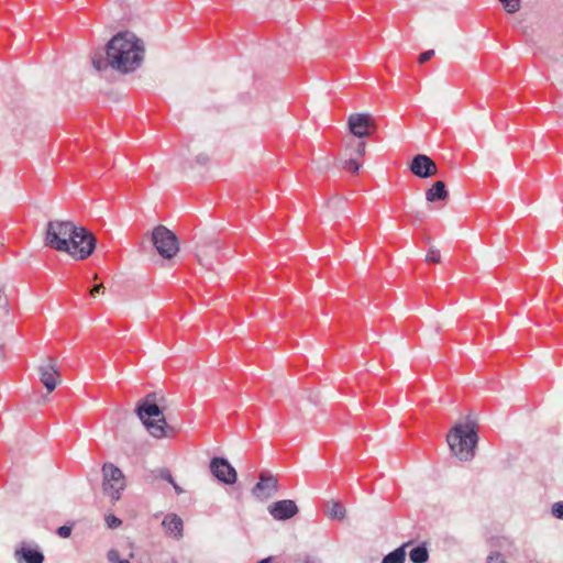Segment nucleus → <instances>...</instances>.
<instances>
[{
	"instance_id": "4be33fe9",
	"label": "nucleus",
	"mask_w": 563,
	"mask_h": 563,
	"mask_svg": "<svg viewBox=\"0 0 563 563\" xmlns=\"http://www.w3.org/2000/svg\"><path fill=\"white\" fill-rule=\"evenodd\" d=\"M366 145L364 142H358L353 146L352 144H347L345 147V151H351L350 156L353 157V155L362 157L365 154Z\"/></svg>"
},
{
	"instance_id": "cd10ccee",
	"label": "nucleus",
	"mask_w": 563,
	"mask_h": 563,
	"mask_svg": "<svg viewBox=\"0 0 563 563\" xmlns=\"http://www.w3.org/2000/svg\"><path fill=\"white\" fill-rule=\"evenodd\" d=\"M552 514L559 519H563V501L555 503L552 506Z\"/></svg>"
},
{
	"instance_id": "1a4fd4ad",
	"label": "nucleus",
	"mask_w": 563,
	"mask_h": 563,
	"mask_svg": "<svg viewBox=\"0 0 563 563\" xmlns=\"http://www.w3.org/2000/svg\"><path fill=\"white\" fill-rule=\"evenodd\" d=\"M16 563H44L45 556L38 544L33 542H20L13 552Z\"/></svg>"
},
{
	"instance_id": "c85d7f7f",
	"label": "nucleus",
	"mask_w": 563,
	"mask_h": 563,
	"mask_svg": "<svg viewBox=\"0 0 563 563\" xmlns=\"http://www.w3.org/2000/svg\"><path fill=\"white\" fill-rule=\"evenodd\" d=\"M329 167H330V162L327 157H322L317 161V169L319 172H324V170L329 169Z\"/></svg>"
},
{
	"instance_id": "f8f14e48",
	"label": "nucleus",
	"mask_w": 563,
	"mask_h": 563,
	"mask_svg": "<svg viewBox=\"0 0 563 563\" xmlns=\"http://www.w3.org/2000/svg\"><path fill=\"white\" fill-rule=\"evenodd\" d=\"M40 380L45 386L48 393H52L60 383L59 372L56 362L52 358H46L38 366Z\"/></svg>"
},
{
	"instance_id": "39448f33",
	"label": "nucleus",
	"mask_w": 563,
	"mask_h": 563,
	"mask_svg": "<svg viewBox=\"0 0 563 563\" xmlns=\"http://www.w3.org/2000/svg\"><path fill=\"white\" fill-rule=\"evenodd\" d=\"M68 250H62L75 260H86L95 251L97 240L93 234L84 227L76 225V232L67 242Z\"/></svg>"
},
{
	"instance_id": "58836bf2",
	"label": "nucleus",
	"mask_w": 563,
	"mask_h": 563,
	"mask_svg": "<svg viewBox=\"0 0 563 563\" xmlns=\"http://www.w3.org/2000/svg\"><path fill=\"white\" fill-rule=\"evenodd\" d=\"M173 485V487H175L177 485V483L173 479V483H170Z\"/></svg>"
},
{
	"instance_id": "b1692460",
	"label": "nucleus",
	"mask_w": 563,
	"mask_h": 563,
	"mask_svg": "<svg viewBox=\"0 0 563 563\" xmlns=\"http://www.w3.org/2000/svg\"><path fill=\"white\" fill-rule=\"evenodd\" d=\"M342 166H343V168H345V169H347V170H350L352 173H357L360 170V168H361V164H358L356 162V159L354 157H351V156L347 159H344L342 162Z\"/></svg>"
},
{
	"instance_id": "bb28decb",
	"label": "nucleus",
	"mask_w": 563,
	"mask_h": 563,
	"mask_svg": "<svg viewBox=\"0 0 563 563\" xmlns=\"http://www.w3.org/2000/svg\"><path fill=\"white\" fill-rule=\"evenodd\" d=\"M106 522L110 529H115V528L120 527L122 523L121 519H119L118 517H115L113 515H108L106 517Z\"/></svg>"
},
{
	"instance_id": "a878e982",
	"label": "nucleus",
	"mask_w": 563,
	"mask_h": 563,
	"mask_svg": "<svg viewBox=\"0 0 563 563\" xmlns=\"http://www.w3.org/2000/svg\"><path fill=\"white\" fill-rule=\"evenodd\" d=\"M486 563H506V559L500 552H493L487 556Z\"/></svg>"
},
{
	"instance_id": "f257e3e1",
	"label": "nucleus",
	"mask_w": 563,
	"mask_h": 563,
	"mask_svg": "<svg viewBox=\"0 0 563 563\" xmlns=\"http://www.w3.org/2000/svg\"><path fill=\"white\" fill-rule=\"evenodd\" d=\"M145 47L141 38L132 32H120L106 46V57L95 55L92 66L101 71L108 67L129 74L141 67L144 60Z\"/></svg>"
},
{
	"instance_id": "2eb2a0df",
	"label": "nucleus",
	"mask_w": 563,
	"mask_h": 563,
	"mask_svg": "<svg viewBox=\"0 0 563 563\" xmlns=\"http://www.w3.org/2000/svg\"><path fill=\"white\" fill-rule=\"evenodd\" d=\"M162 526L164 527L166 533L176 539L179 540L183 538L184 534V522L183 519L176 515V514H167L163 521Z\"/></svg>"
},
{
	"instance_id": "f704fd0d",
	"label": "nucleus",
	"mask_w": 563,
	"mask_h": 563,
	"mask_svg": "<svg viewBox=\"0 0 563 563\" xmlns=\"http://www.w3.org/2000/svg\"><path fill=\"white\" fill-rule=\"evenodd\" d=\"M174 489H175V492H176V494H177V495H181V494L184 493V489H183L179 485H176V486L174 487Z\"/></svg>"
},
{
	"instance_id": "4c0bfd02",
	"label": "nucleus",
	"mask_w": 563,
	"mask_h": 563,
	"mask_svg": "<svg viewBox=\"0 0 563 563\" xmlns=\"http://www.w3.org/2000/svg\"><path fill=\"white\" fill-rule=\"evenodd\" d=\"M118 563H130V562L125 559H121L120 561H118Z\"/></svg>"
},
{
	"instance_id": "9d476101",
	"label": "nucleus",
	"mask_w": 563,
	"mask_h": 563,
	"mask_svg": "<svg viewBox=\"0 0 563 563\" xmlns=\"http://www.w3.org/2000/svg\"><path fill=\"white\" fill-rule=\"evenodd\" d=\"M210 471L218 481L224 484L232 485L236 482V471L224 457H213L210 461Z\"/></svg>"
},
{
	"instance_id": "20e7f679",
	"label": "nucleus",
	"mask_w": 563,
	"mask_h": 563,
	"mask_svg": "<svg viewBox=\"0 0 563 563\" xmlns=\"http://www.w3.org/2000/svg\"><path fill=\"white\" fill-rule=\"evenodd\" d=\"M76 232V224L66 220L49 221L46 227L44 242L58 252L68 250V240Z\"/></svg>"
},
{
	"instance_id": "aec40b11",
	"label": "nucleus",
	"mask_w": 563,
	"mask_h": 563,
	"mask_svg": "<svg viewBox=\"0 0 563 563\" xmlns=\"http://www.w3.org/2000/svg\"><path fill=\"white\" fill-rule=\"evenodd\" d=\"M409 559L412 563H426L429 560V552L424 544L415 547L409 552Z\"/></svg>"
},
{
	"instance_id": "0eeeda50",
	"label": "nucleus",
	"mask_w": 563,
	"mask_h": 563,
	"mask_svg": "<svg viewBox=\"0 0 563 563\" xmlns=\"http://www.w3.org/2000/svg\"><path fill=\"white\" fill-rule=\"evenodd\" d=\"M103 494L111 500L117 501L121 497V492L125 488V481L122 471L112 463H106L102 467Z\"/></svg>"
},
{
	"instance_id": "6ab92c4d",
	"label": "nucleus",
	"mask_w": 563,
	"mask_h": 563,
	"mask_svg": "<svg viewBox=\"0 0 563 563\" xmlns=\"http://www.w3.org/2000/svg\"><path fill=\"white\" fill-rule=\"evenodd\" d=\"M408 543H405L394 551L386 554L380 563H405L406 560V547Z\"/></svg>"
},
{
	"instance_id": "f3484780",
	"label": "nucleus",
	"mask_w": 563,
	"mask_h": 563,
	"mask_svg": "<svg viewBox=\"0 0 563 563\" xmlns=\"http://www.w3.org/2000/svg\"><path fill=\"white\" fill-rule=\"evenodd\" d=\"M448 190L445 184L441 180L435 181L427 191L426 200L434 203L437 201H443L448 198Z\"/></svg>"
},
{
	"instance_id": "423d86ee",
	"label": "nucleus",
	"mask_w": 563,
	"mask_h": 563,
	"mask_svg": "<svg viewBox=\"0 0 563 563\" xmlns=\"http://www.w3.org/2000/svg\"><path fill=\"white\" fill-rule=\"evenodd\" d=\"M152 242L157 253L167 260L173 258L179 251L177 236L166 227L157 225L152 232Z\"/></svg>"
},
{
	"instance_id": "5701e85b",
	"label": "nucleus",
	"mask_w": 563,
	"mask_h": 563,
	"mask_svg": "<svg viewBox=\"0 0 563 563\" xmlns=\"http://www.w3.org/2000/svg\"><path fill=\"white\" fill-rule=\"evenodd\" d=\"M153 476L155 478H161L163 481H166L168 483H173V475L168 468H158L153 472Z\"/></svg>"
},
{
	"instance_id": "412c9836",
	"label": "nucleus",
	"mask_w": 563,
	"mask_h": 563,
	"mask_svg": "<svg viewBox=\"0 0 563 563\" xmlns=\"http://www.w3.org/2000/svg\"><path fill=\"white\" fill-rule=\"evenodd\" d=\"M505 11L509 14H515L521 9V0H498Z\"/></svg>"
},
{
	"instance_id": "c756f323",
	"label": "nucleus",
	"mask_w": 563,
	"mask_h": 563,
	"mask_svg": "<svg viewBox=\"0 0 563 563\" xmlns=\"http://www.w3.org/2000/svg\"><path fill=\"white\" fill-rule=\"evenodd\" d=\"M434 51L433 49H428L426 52H423L422 54H420L419 56V63L420 64H423L424 62L429 60L430 58H432L434 56Z\"/></svg>"
},
{
	"instance_id": "72a5a7b5",
	"label": "nucleus",
	"mask_w": 563,
	"mask_h": 563,
	"mask_svg": "<svg viewBox=\"0 0 563 563\" xmlns=\"http://www.w3.org/2000/svg\"><path fill=\"white\" fill-rule=\"evenodd\" d=\"M101 289H103L102 284L95 285L90 290V295L93 297L96 294L100 292Z\"/></svg>"
},
{
	"instance_id": "6e6552de",
	"label": "nucleus",
	"mask_w": 563,
	"mask_h": 563,
	"mask_svg": "<svg viewBox=\"0 0 563 563\" xmlns=\"http://www.w3.org/2000/svg\"><path fill=\"white\" fill-rule=\"evenodd\" d=\"M347 128L354 136L363 139L376 129V122L371 113H352L347 119Z\"/></svg>"
},
{
	"instance_id": "dca6fc26",
	"label": "nucleus",
	"mask_w": 563,
	"mask_h": 563,
	"mask_svg": "<svg viewBox=\"0 0 563 563\" xmlns=\"http://www.w3.org/2000/svg\"><path fill=\"white\" fill-rule=\"evenodd\" d=\"M329 218L336 219L347 216L345 208V198L342 196H333L328 202Z\"/></svg>"
},
{
	"instance_id": "473e14b6",
	"label": "nucleus",
	"mask_w": 563,
	"mask_h": 563,
	"mask_svg": "<svg viewBox=\"0 0 563 563\" xmlns=\"http://www.w3.org/2000/svg\"><path fill=\"white\" fill-rule=\"evenodd\" d=\"M209 161V157L207 154H199L197 157H196V162L200 165H205L207 162Z\"/></svg>"
},
{
	"instance_id": "4468645a",
	"label": "nucleus",
	"mask_w": 563,
	"mask_h": 563,
	"mask_svg": "<svg viewBox=\"0 0 563 563\" xmlns=\"http://www.w3.org/2000/svg\"><path fill=\"white\" fill-rule=\"evenodd\" d=\"M409 169L419 178H429L438 173L435 163L424 154H417L413 156L409 165Z\"/></svg>"
},
{
	"instance_id": "9b49d317",
	"label": "nucleus",
	"mask_w": 563,
	"mask_h": 563,
	"mask_svg": "<svg viewBox=\"0 0 563 563\" xmlns=\"http://www.w3.org/2000/svg\"><path fill=\"white\" fill-rule=\"evenodd\" d=\"M278 492V481L274 475L261 474L260 481L252 488V495L260 501L271 499Z\"/></svg>"
},
{
	"instance_id": "f03ea898",
	"label": "nucleus",
	"mask_w": 563,
	"mask_h": 563,
	"mask_svg": "<svg viewBox=\"0 0 563 563\" xmlns=\"http://www.w3.org/2000/svg\"><path fill=\"white\" fill-rule=\"evenodd\" d=\"M163 401H165L164 397L157 399V395L152 393L141 400L135 409L139 419L155 438H168L175 432L174 428L169 427L165 417L162 416L163 408L159 404Z\"/></svg>"
},
{
	"instance_id": "2f4dec72",
	"label": "nucleus",
	"mask_w": 563,
	"mask_h": 563,
	"mask_svg": "<svg viewBox=\"0 0 563 563\" xmlns=\"http://www.w3.org/2000/svg\"><path fill=\"white\" fill-rule=\"evenodd\" d=\"M107 558H108L109 562H111V563H118V561L121 560L119 556V552L115 550H110L107 554Z\"/></svg>"
},
{
	"instance_id": "393cba45",
	"label": "nucleus",
	"mask_w": 563,
	"mask_h": 563,
	"mask_svg": "<svg viewBox=\"0 0 563 563\" xmlns=\"http://www.w3.org/2000/svg\"><path fill=\"white\" fill-rule=\"evenodd\" d=\"M426 261L429 263H440L441 262L440 251L434 246H430L429 253L426 256Z\"/></svg>"
},
{
	"instance_id": "e433bc0d",
	"label": "nucleus",
	"mask_w": 563,
	"mask_h": 563,
	"mask_svg": "<svg viewBox=\"0 0 563 563\" xmlns=\"http://www.w3.org/2000/svg\"><path fill=\"white\" fill-rule=\"evenodd\" d=\"M271 561H272V558L269 556V558L260 560L257 563H271Z\"/></svg>"
},
{
	"instance_id": "ddd939ff",
	"label": "nucleus",
	"mask_w": 563,
	"mask_h": 563,
	"mask_svg": "<svg viewBox=\"0 0 563 563\" xmlns=\"http://www.w3.org/2000/svg\"><path fill=\"white\" fill-rule=\"evenodd\" d=\"M267 511L275 520L286 521L294 518L299 509L294 500L283 499L268 505Z\"/></svg>"
},
{
	"instance_id": "c9c22d12",
	"label": "nucleus",
	"mask_w": 563,
	"mask_h": 563,
	"mask_svg": "<svg viewBox=\"0 0 563 563\" xmlns=\"http://www.w3.org/2000/svg\"><path fill=\"white\" fill-rule=\"evenodd\" d=\"M163 563H178L175 558H167Z\"/></svg>"
},
{
	"instance_id": "7c9ffc66",
	"label": "nucleus",
	"mask_w": 563,
	"mask_h": 563,
	"mask_svg": "<svg viewBox=\"0 0 563 563\" xmlns=\"http://www.w3.org/2000/svg\"><path fill=\"white\" fill-rule=\"evenodd\" d=\"M57 534L62 538H68L71 534V528L68 526H62L57 529Z\"/></svg>"
},
{
	"instance_id": "7ed1b4c3",
	"label": "nucleus",
	"mask_w": 563,
	"mask_h": 563,
	"mask_svg": "<svg viewBox=\"0 0 563 563\" xmlns=\"http://www.w3.org/2000/svg\"><path fill=\"white\" fill-rule=\"evenodd\" d=\"M477 434L471 423H457L446 435L452 453L460 461H470L475 456Z\"/></svg>"
},
{
	"instance_id": "a211bd4d",
	"label": "nucleus",
	"mask_w": 563,
	"mask_h": 563,
	"mask_svg": "<svg viewBox=\"0 0 563 563\" xmlns=\"http://www.w3.org/2000/svg\"><path fill=\"white\" fill-rule=\"evenodd\" d=\"M325 515L330 519L343 520L345 518V508L336 500H329L325 504Z\"/></svg>"
}]
</instances>
